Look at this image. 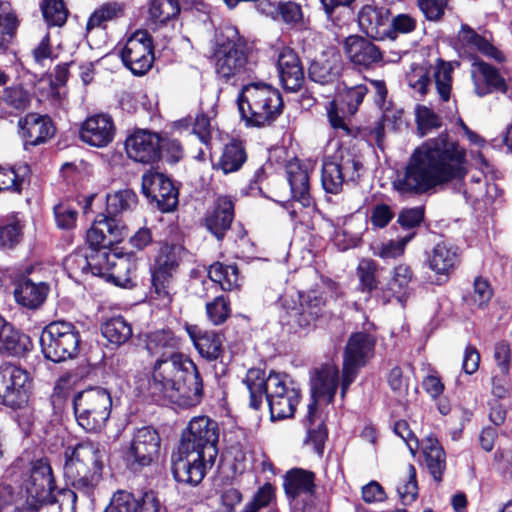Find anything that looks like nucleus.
Segmentation results:
<instances>
[{
	"instance_id": "obj_24",
	"label": "nucleus",
	"mask_w": 512,
	"mask_h": 512,
	"mask_svg": "<svg viewBox=\"0 0 512 512\" xmlns=\"http://www.w3.org/2000/svg\"><path fill=\"white\" fill-rule=\"evenodd\" d=\"M115 126L107 114H95L88 117L81 125L80 138L90 146L102 148L112 142Z\"/></svg>"
},
{
	"instance_id": "obj_9",
	"label": "nucleus",
	"mask_w": 512,
	"mask_h": 512,
	"mask_svg": "<svg viewBox=\"0 0 512 512\" xmlns=\"http://www.w3.org/2000/svg\"><path fill=\"white\" fill-rule=\"evenodd\" d=\"M226 41L218 42L215 51L216 72L226 81L249 76L254 71V63L248 60L244 45L234 28L225 30Z\"/></svg>"
},
{
	"instance_id": "obj_50",
	"label": "nucleus",
	"mask_w": 512,
	"mask_h": 512,
	"mask_svg": "<svg viewBox=\"0 0 512 512\" xmlns=\"http://www.w3.org/2000/svg\"><path fill=\"white\" fill-rule=\"evenodd\" d=\"M29 173L28 166L0 167V192H20Z\"/></svg>"
},
{
	"instance_id": "obj_49",
	"label": "nucleus",
	"mask_w": 512,
	"mask_h": 512,
	"mask_svg": "<svg viewBox=\"0 0 512 512\" xmlns=\"http://www.w3.org/2000/svg\"><path fill=\"white\" fill-rule=\"evenodd\" d=\"M18 20L10 5L0 2V52L5 51L12 43L18 28Z\"/></svg>"
},
{
	"instance_id": "obj_10",
	"label": "nucleus",
	"mask_w": 512,
	"mask_h": 512,
	"mask_svg": "<svg viewBox=\"0 0 512 512\" xmlns=\"http://www.w3.org/2000/svg\"><path fill=\"white\" fill-rule=\"evenodd\" d=\"M299 303L293 296H284L280 299L283 309L281 320L295 331L308 330L314 327L315 322L323 315L325 301L320 294L310 292L299 294Z\"/></svg>"
},
{
	"instance_id": "obj_64",
	"label": "nucleus",
	"mask_w": 512,
	"mask_h": 512,
	"mask_svg": "<svg viewBox=\"0 0 512 512\" xmlns=\"http://www.w3.org/2000/svg\"><path fill=\"white\" fill-rule=\"evenodd\" d=\"M350 226L351 224H347L344 228L337 230L334 234V244L341 251L355 248L361 243V232H352Z\"/></svg>"
},
{
	"instance_id": "obj_54",
	"label": "nucleus",
	"mask_w": 512,
	"mask_h": 512,
	"mask_svg": "<svg viewBox=\"0 0 512 512\" xmlns=\"http://www.w3.org/2000/svg\"><path fill=\"white\" fill-rule=\"evenodd\" d=\"M23 238V225L19 220H11L0 224V249L12 250Z\"/></svg>"
},
{
	"instance_id": "obj_34",
	"label": "nucleus",
	"mask_w": 512,
	"mask_h": 512,
	"mask_svg": "<svg viewBox=\"0 0 512 512\" xmlns=\"http://www.w3.org/2000/svg\"><path fill=\"white\" fill-rule=\"evenodd\" d=\"M349 60L357 66L370 68L382 60L378 47L360 36H349L344 43Z\"/></svg>"
},
{
	"instance_id": "obj_40",
	"label": "nucleus",
	"mask_w": 512,
	"mask_h": 512,
	"mask_svg": "<svg viewBox=\"0 0 512 512\" xmlns=\"http://www.w3.org/2000/svg\"><path fill=\"white\" fill-rule=\"evenodd\" d=\"M29 337L15 330L0 316V353L21 356L28 350Z\"/></svg>"
},
{
	"instance_id": "obj_44",
	"label": "nucleus",
	"mask_w": 512,
	"mask_h": 512,
	"mask_svg": "<svg viewBox=\"0 0 512 512\" xmlns=\"http://www.w3.org/2000/svg\"><path fill=\"white\" fill-rule=\"evenodd\" d=\"M180 12L177 0H152L149 5L148 21L152 29H158L174 20Z\"/></svg>"
},
{
	"instance_id": "obj_21",
	"label": "nucleus",
	"mask_w": 512,
	"mask_h": 512,
	"mask_svg": "<svg viewBox=\"0 0 512 512\" xmlns=\"http://www.w3.org/2000/svg\"><path fill=\"white\" fill-rule=\"evenodd\" d=\"M338 369L335 365L326 364L314 370L311 378V390L314 400L308 405L306 423L312 425L316 412L317 398H323L330 403L338 387Z\"/></svg>"
},
{
	"instance_id": "obj_2",
	"label": "nucleus",
	"mask_w": 512,
	"mask_h": 512,
	"mask_svg": "<svg viewBox=\"0 0 512 512\" xmlns=\"http://www.w3.org/2000/svg\"><path fill=\"white\" fill-rule=\"evenodd\" d=\"M106 451L99 442L89 439L82 440L74 446H68L64 452V476L74 490L68 489L60 492L63 501L70 502L71 506L65 512H72L77 501L76 492L90 497L102 477ZM36 512H63V503L55 498L35 503Z\"/></svg>"
},
{
	"instance_id": "obj_57",
	"label": "nucleus",
	"mask_w": 512,
	"mask_h": 512,
	"mask_svg": "<svg viewBox=\"0 0 512 512\" xmlns=\"http://www.w3.org/2000/svg\"><path fill=\"white\" fill-rule=\"evenodd\" d=\"M32 93L21 85H13L4 90L3 100L12 109L24 111L30 107Z\"/></svg>"
},
{
	"instance_id": "obj_48",
	"label": "nucleus",
	"mask_w": 512,
	"mask_h": 512,
	"mask_svg": "<svg viewBox=\"0 0 512 512\" xmlns=\"http://www.w3.org/2000/svg\"><path fill=\"white\" fill-rule=\"evenodd\" d=\"M247 155L241 142L231 141L226 144L219 160V167L225 174L239 170L245 163Z\"/></svg>"
},
{
	"instance_id": "obj_12",
	"label": "nucleus",
	"mask_w": 512,
	"mask_h": 512,
	"mask_svg": "<svg viewBox=\"0 0 512 512\" xmlns=\"http://www.w3.org/2000/svg\"><path fill=\"white\" fill-rule=\"evenodd\" d=\"M219 426L208 416L193 417L183 430L179 446L203 453L209 460L216 459Z\"/></svg>"
},
{
	"instance_id": "obj_25",
	"label": "nucleus",
	"mask_w": 512,
	"mask_h": 512,
	"mask_svg": "<svg viewBox=\"0 0 512 512\" xmlns=\"http://www.w3.org/2000/svg\"><path fill=\"white\" fill-rule=\"evenodd\" d=\"M389 16L388 9L367 4L359 12V27L368 37L385 40L392 33Z\"/></svg>"
},
{
	"instance_id": "obj_35",
	"label": "nucleus",
	"mask_w": 512,
	"mask_h": 512,
	"mask_svg": "<svg viewBox=\"0 0 512 512\" xmlns=\"http://www.w3.org/2000/svg\"><path fill=\"white\" fill-rule=\"evenodd\" d=\"M457 40L460 47L466 52H479L482 55L498 62H503L505 60L501 51L466 24L461 26L457 35Z\"/></svg>"
},
{
	"instance_id": "obj_6",
	"label": "nucleus",
	"mask_w": 512,
	"mask_h": 512,
	"mask_svg": "<svg viewBox=\"0 0 512 512\" xmlns=\"http://www.w3.org/2000/svg\"><path fill=\"white\" fill-rule=\"evenodd\" d=\"M362 170L363 165L360 157L349 148L339 147L323 161L322 186L326 192L338 194L342 191L345 183L357 182Z\"/></svg>"
},
{
	"instance_id": "obj_51",
	"label": "nucleus",
	"mask_w": 512,
	"mask_h": 512,
	"mask_svg": "<svg viewBox=\"0 0 512 512\" xmlns=\"http://www.w3.org/2000/svg\"><path fill=\"white\" fill-rule=\"evenodd\" d=\"M107 213L106 217L116 216L126 210H130L137 204V196L130 189L119 190L114 193H110L106 197Z\"/></svg>"
},
{
	"instance_id": "obj_11",
	"label": "nucleus",
	"mask_w": 512,
	"mask_h": 512,
	"mask_svg": "<svg viewBox=\"0 0 512 512\" xmlns=\"http://www.w3.org/2000/svg\"><path fill=\"white\" fill-rule=\"evenodd\" d=\"M31 391L32 378L27 370L12 364L0 366V404L11 409L24 408Z\"/></svg>"
},
{
	"instance_id": "obj_47",
	"label": "nucleus",
	"mask_w": 512,
	"mask_h": 512,
	"mask_svg": "<svg viewBox=\"0 0 512 512\" xmlns=\"http://www.w3.org/2000/svg\"><path fill=\"white\" fill-rule=\"evenodd\" d=\"M101 333L108 342L119 346L131 338L132 327L122 316H117L102 324Z\"/></svg>"
},
{
	"instance_id": "obj_29",
	"label": "nucleus",
	"mask_w": 512,
	"mask_h": 512,
	"mask_svg": "<svg viewBox=\"0 0 512 512\" xmlns=\"http://www.w3.org/2000/svg\"><path fill=\"white\" fill-rule=\"evenodd\" d=\"M279 78L286 91L295 92L302 87L304 72L298 55L290 48L280 50L277 59Z\"/></svg>"
},
{
	"instance_id": "obj_22",
	"label": "nucleus",
	"mask_w": 512,
	"mask_h": 512,
	"mask_svg": "<svg viewBox=\"0 0 512 512\" xmlns=\"http://www.w3.org/2000/svg\"><path fill=\"white\" fill-rule=\"evenodd\" d=\"M125 235V226L117 218L100 215L87 231V242L94 250L118 243Z\"/></svg>"
},
{
	"instance_id": "obj_7",
	"label": "nucleus",
	"mask_w": 512,
	"mask_h": 512,
	"mask_svg": "<svg viewBox=\"0 0 512 512\" xmlns=\"http://www.w3.org/2000/svg\"><path fill=\"white\" fill-rule=\"evenodd\" d=\"M80 342L79 331L67 321L49 323L40 336L41 351L46 359L53 362L74 359L80 351Z\"/></svg>"
},
{
	"instance_id": "obj_13",
	"label": "nucleus",
	"mask_w": 512,
	"mask_h": 512,
	"mask_svg": "<svg viewBox=\"0 0 512 512\" xmlns=\"http://www.w3.org/2000/svg\"><path fill=\"white\" fill-rule=\"evenodd\" d=\"M374 339L366 333H355L350 336L344 355L341 381V396H345L349 386L356 379L359 370L372 358Z\"/></svg>"
},
{
	"instance_id": "obj_15",
	"label": "nucleus",
	"mask_w": 512,
	"mask_h": 512,
	"mask_svg": "<svg viewBox=\"0 0 512 512\" xmlns=\"http://www.w3.org/2000/svg\"><path fill=\"white\" fill-rule=\"evenodd\" d=\"M161 438L152 427L137 429L124 452V460L131 469H140L151 465L160 454Z\"/></svg>"
},
{
	"instance_id": "obj_27",
	"label": "nucleus",
	"mask_w": 512,
	"mask_h": 512,
	"mask_svg": "<svg viewBox=\"0 0 512 512\" xmlns=\"http://www.w3.org/2000/svg\"><path fill=\"white\" fill-rule=\"evenodd\" d=\"M234 219V202L228 196H218L206 212L204 224L218 240L230 229Z\"/></svg>"
},
{
	"instance_id": "obj_31",
	"label": "nucleus",
	"mask_w": 512,
	"mask_h": 512,
	"mask_svg": "<svg viewBox=\"0 0 512 512\" xmlns=\"http://www.w3.org/2000/svg\"><path fill=\"white\" fill-rule=\"evenodd\" d=\"M414 274L410 266L406 264L397 265L392 272V277L387 284V289L382 290L381 298L384 303L390 301L393 297L402 306H405L407 300L413 294Z\"/></svg>"
},
{
	"instance_id": "obj_63",
	"label": "nucleus",
	"mask_w": 512,
	"mask_h": 512,
	"mask_svg": "<svg viewBox=\"0 0 512 512\" xmlns=\"http://www.w3.org/2000/svg\"><path fill=\"white\" fill-rule=\"evenodd\" d=\"M416 120L418 129L421 131L422 135H425L432 129L441 126L440 117L434 111L424 105L417 106Z\"/></svg>"
},
{
	"instance_id": "obj_4",
	"label": "nucleus",
	"mask_w": 512,
	"mask_h": 512,
	"mask_svg": "<svg viewBox=\"0 0 512 512\" xmlns=\"http://www.w3.org/2000/svg\"><path fill=\"white\" fill-rule=\"evenodd\" d=\"M245 384L250 393L251 408L258 410L261 407L264 394L272 421L293 417L301 395L300 390L288 382L286 376L275 372L266 376L259 369H250Z\"/></svg>"
},
{
	"instance_id": "obj_53",
	"label": "nucleus",
	"mask_w": 512,
	"mask_h": 512,
	"mask_svg": "<svg viewBox=\"0 0 512 512\" xmlns=\"http://www.w3.org/2000/svg\"><path fill=\"white\" fill-rule=\"evenodd\" d=\"M406 82L414 94L424 96L431 84L430 71L426 65L413 64L406 73Z\"/></svg>"
},
{
	"instance_id": "obj_38",
	"label": "nucleus",
	"mask_w": 512,
	"mask_h": 512,
	"mask_svg": "<svg viewBox=\"0 0 512 512\" xmlns=\"http://www.w3.org/2000/svg\"><path fill=\"white\" fill-rule=\"evenodd\" d=\"M315 475L301 468L289 470L284 477V489L289 498L296 499L301 495H312L315 492Z\"/></svg>"
},
{
	"instance_id": "obj_60",
	"label": "nucleus",
	"mask_w": 512,
	"mask_h": 512,
	"mask_svg": "<svg viewBox=\"0 0 512 512\" xmlns=\"http://www.w3.org/2000/svg\"><path fill=\"white\" fill-rule=\"evenodd\" d=\"M116 253L105 250H94L89 254L90 258V273L95 276H100L107 279L111 268V256Z\"/></svg>"
},
{
	"instance_id": "obj_56",
	"label": "nucleus",
	"mask_w": 512,
	"mask_h": 512,
	"mask_svg": "<svg viewBox=\"0 0 512 512\" xmlns=\"http://www.w3.org/2000/svg\"><path fill=\"white\" fill-rule=\"evenodd\" d=\"M397 492L403 504H411L418 496V485L416 480V469L412 464L406 468L405 475L397 485Z\"/></svg>"
},
{
	"instance_id": "obj_8",
	"label": "nucleus",
	"mask_w": 512,
	"mask_h": 512,
	"mask_svg": "<svg viewBox=\"0 0 512 512\" xmlns=\"http://www.w3.org/2000/svg\"><path fill=\"white\" fill-rule=\"evenodd\" d=\"M111 407V396L102 388L81 391L73 398L76 420L87 432H99L106 426Z\"/></svg>"
},
{
	"instance_id": "obj_32",
	"label": "nucleus",
	"mask_w": 512,
	"mask_h": 512,
	"mask_svg": "<svg viewBox=\"0 0 512 512\" xmlns=\"http://www.w3.org/2000/svg\"><path fill=\"white\" fill-rule=\"evenodd\" d=\"M453 67L450 62L438 59L433 68V78L435 83L436 92L441 103H447V106L442 110L445 117L454 118L457 115L456 100L452 99V78Z\"/></svg>"
},
{
	"instance_id": "obj_19",
	"label": "nucleus",
	"mask_w": 512,
	"mask_h": 512,
	"mask_svg": "<svg viewBox=\"0 0 512 512\" xmlns=\"http://www.w3.org/2000/svg\"><path fill=\"white\" fill-rule=\"evenodd\" d=\"M128 157L136 162L149 164L160 157L161 139L155 132L137 129L125 141Z\"/></svg>"
},
{
	"instance_id": "obj_33",
	"label": "nucleus",
	"mask_w": 512,
	"mask_h": 512,
	"mask_svg": "<svg viewBox=\"0 0 512 512\" xmlns=\"http://www.w3.org/2000/svg\"><path fill=\"white\" fill-rule=\"evenodd\" d=\"M216 116L217 98L214 95H208L201 100L199 112L192 122V133L206 147L210 145L212 136L216 131Z\"/></svg>"
},
{
	"instance_id": "obj_28",
	"label": "nucleus",
	"mask_w": 512,
	"mask_h": 512,
	"mask_svg": "<svg viewBox=\"0 0 512 512\" xmlns=\"http://www.w3.org/2000/svg\"><path fill=\"white\" fill-rule=\"evenodd\" d=\"M459 263L460 252L458 247L445 242L436 244L428 256L429 268L438 276L439 284L448 280Z\"/></svg>"
},
{
	"instance_id": "obj_30",
	"label": "nucleus",
	"mask_w": 512,
	"mask_h": 512,
	"mask_svg": "<svg viewBox=\"0 0 512 512\" xmlns=\"http://www.w3.org/2000/svg\"><path fill=\"white\" fill-rule=\"evenodd\" d=\"M20 134L25 147L45 143L54 134V126L48 116L30 113L19 120Z\"/></svg>"
},
{
	"instance_id": "obj_23",
	"label": "nucleus",
	"mask_w": 512,
	"mask_h": 512,
	"mask_svg": "<svg viewBox=\"0 0 512 512\" xmlns=\"http://www.w3.org/2000/svg\"><path fill=\"white\" fill-rule=\"evenodd\" d=\"M471 78L474 91L479 97L494 92L505 93L508 89V85L499 70L481 60L472 63Z\"/></svg>"
},
{
	"instance_id": "obj_18",
	"label": "nucleus",
	"mask_w": 512,
	"mask_h": 512,
	"mask_svg": "<svg viewBox=\"0 0 512 512\" xmlns=\"http://www.w3.org/2000/svg\"><path fill=\"white\" fill-rule=\"evenodd\" d=\"M143 193L157 204L162 212L172 211L178 204V190L163 173L149 171L142 177Z\"/></svg>"
},
{
	"instance_id": "obj_45",
	"label": "nucleus",
	"mask_w": 512,
	"mask_h": 512,
	"mask_svg": "<svg viewBox=\"0 0 512 512\" xmlns=\"http://www.w3.org/2000/svg\"><path fill=\"white\" fill-rule=\"evenodd\" d=\"M338 55H323L314 60L309 67V77L312 81L327 84L333 82L339 75Z\"/></svg>"
},
{
	"instance_id": "obj_59",
	"label": "nucleus",
	"mask_w": 512,
	"mask_h": 512,
	"mask_svg": "<svg viewBox=\"0 0 512 512\" xmlns=\"http://www.w3.org/2000/svg\"><path fill=\"white\" fill-rule=\"evenodd\" d=\"M206 313L213 325H221L230 315V302L224 296H218L206 304Z\"/></svg>"
},
{
	"instance_id": "obj_62",
	"label": "nucleus",
	"mask_w": 512,
	"mask_h": 512,
	"mask_svg": "<svg viewBox=\"0 0 512 512\" xmlns=\"http://www.w3.org/2000/svg\"><path fill=\"white\" fill-rule=\"evenodd\" d=\"M274 499V488L271 484L266 483L260 487L252 500L249 501L241 512H258L262 508L269 506Z\"/></svg>"
},
{
	"instance_id": "obj_42",
	"label": "nucleus",
	"mask_w": 512,
	"mask_h": 512,
	"mask_svg": "<svg viewBox=\"0 0 512 512\" xmlns=\"http://www.w3.org/2000/svg\"><path fill=\"white\" fill-rule=\"evenodd\" d=\"M178 346V339L170 330H156L146 336L148 352L158 358H170V354H179L176 352Z\"/></svg>"
},
{
	"instance_id": "obj_52",
	"label": "nucleus",
	"mask_w": 512,
	"mask_h": 512,
	"mask_svg": "<svg viewBox=\"0 0 512 512\" xmlns=\"http://www.w3.org/2000/svg\"><path fill=\"white\" fill-rule=\"evenodd\" d=\"M377 270L378 265L374 260L363 258L359 261L356 268V275L359 280L360 291L371 294L373 291L377 289Z\"/></svg>"
},
{
	"instance_id": "obj_26",
	"label": "nucleus",
	"mask_w": 512,
	"mask_h": 512,
	"mask_svg": "<svg viewBox=\"0 0 512 512\" xmlns=\"http://www.w3.org/2000/svg\"><path fill=\"white\" fill-rule=\"evenodd\" d=\"M104 512H159V502L152 492L136 498L128 491L118 490L113 493Z\"/></svg>"
},
{
	"instance_id": "obj_46",
	"label": "nucleus",
	"mask_w": 512,
	"mask_h": 512,
	"mask_svg": "<svg viewBox=\"0 0 512 512\" xmlns=\"http://www.w3.org/2000/svg\"><path fill=\"white\" fill-rule=\"evenodd\" d=\"M209 279L223 291H232L240 287L239 272L236 265H224L216 262L208 269Z\"/></svg>"
},
{
	"instance_id": "obj_37",
	"label": "nucleus",
	"mask_w": 512,
	"mask_h": 512,
	"mask_svg": "<svg viewBox=\"0 0 512 512\" xmlns=\"http://www.w3.org/2000/svg\"><path fill=\"white\" fill-rule=\"evenodd\" d=\"M50 287L46 282H36L30 278L21 280L15 289L16 301L29 309L41 306L49 293Z\"/></svg>"
},
{
	"instance_id": "obj_43",
	"label": "nucleus",
	"mask_w": 512,
	"mask_h": 512,
	"mask_svg": "<svg viewBox=\"0 0 512 512\" xmlns=\"http://www.w3.org/2000/svg\"><path fill=\"white\" fill-rule=\"evenodd\" d=\"M288 181L292 197L301 203L303 207L311 204L309 193V175L306 169L297 163H290L287 166Z\"/></svg>"
},
{
	"instance_id": "obj_39",
	"label": "nucleus",
	"mask_w": 512,
	"mask_h": 512,
	"mask_svg": "<svg viewBox=\"0 0 512 512\" xmlns=\"http://www.w3.org/2000/svg\"><path fill=\"white\" fill-rule=\"evenodd\" d=\"M111 268L107 281L122 288H132L136 285V262L128 256L112 255Z\"/></svg>"
},
{
	"instance_id": "obj_3",
	"label": "nucleus",
	"mask_w": 512,
	"mask_h": 512,
	"mask_svg": "<svg viewBox=\"0 0 512 512\" xmlns=\"http://www.w3.org/2000/svg\"><path fill=\"white\" fill-rule=\"evenodd\" d=\"M148 390L156 401L195 406L202 397L203 383L195 363L183 354L157 358Z\"/></svg>"
},
{
	"instance_id": "obj_20",
	"label": "nucleus",
	"mask_w": 512,
	"mask_h": 512,
	"mask_svg": "<svg viewBox=\"0 0 512 512\" xmlns=\"http://www.w3.org/2000/svg\"><path fill=\"white\" fill-rule=\"evenodd\" d=\"M27 498L30 504L50 499L56 489L50 464L40 459L32 463L29 478L25 483Z\"/></svg>"
},
{
	"instance_id": "obj_61",
	"label": "nucleus",
	"mask_w": 512,
	"mask_h": 512,
	"mask_svg": "<svg viewBox=\"0 0 512 512\" xmlns=\"http://www.w3.org/2000/svg\"><path fill=\"white\" fill-rule=\"evenodd\" d=\"M122 12V5L117 2H109L97 9L87 22V29L99 27L106 21L112 20Z\"/></svg>"
},
{
	"instance_id": "obj_1",
	"label": "nucleus",
	"mask_w": 512,
	"mask_h": 512,
	"mask_svg": "<svg viewBox=\"0 0 512 512\" xmlns=\"http://www.w3.org/2000/svg\"><path fill=\"white\" fill-rule=\"evenodd\" d=\"M466 150L448 134L423 142L411 154L402 176L394 181L401 194H425L466 175Z\"/></svg>"
},
{
	"instance_id": "obj_41",
	"label": "nucleus",
	"mask_w": 512,
	"mask_h": 512,
	"mask_svg": "<svg viewBox=\"0 0 512 512\" xmlns=\"http://www.w3.org/2000/svg\"><path fill=\"white\" fill-rule=\"evenodd\" d=\"M424 462L435 481H441L446 466L445 452L433 435L422 441Z\"/></svg>"
},
{
	"instance_id": "obj_16",
	"label": "nucleus",
	"mask_w": 512,
	"mask_h": 512,
	"mask_svg": "<svg viewBox=\"0 0 512 512\" xmlns=\"http://www.w3.org/2000/svg\"><path fill=\"white\" fill-rule=\"evenodd\" d=\"M121 59L134 75H144L152 67L154 52L152 38L145 30L135 31L121 49Z\"/></svg>"
},
{
	"instance_id": "obj_55",
	"label": "nucleus",
	"mask_w": 512,
	"mask_h": 512,
	"mask_svg": "<svg viewBox=\"0 0 512 512\" xmlns=\"http://www.w3.org/2000/svg\"><path fill=\"white\" fill-rule=\"evenodd\" d=\"M41 11L49 26H62L68 16V10L63 0H42Z\"/></svg>"
},
{
	"instance_id": "obj_17",
	"label": "nucleus",
	"mask_w": 512,
	"mask_h": 512,
	"mask_svg": "<svg viewBox=\"0 0 512 512\" xmlns=\"http://www.w3.org/2000/svg\"><path fill=\"white\" fill-rule=\"evenodd\" d=\"M178 267L176 248L164 245L159 251L152 271V286L156 297L169 304L172 300L173 275Z\"/></svg>"
},
{
	"instance_id": "obj_58",
	"label": "nucleus",
	"mask_w": 512,
	"mask_h": 512,
	"mask_svg": "<svg viewBox=\"0 0 512 512\" xmlns=\"http://www.w3.org/2000/svg\"><path fill=\"white\" fill-rule=\"evenodd\" d=\"M369 90V87L365 84L347 88L344 93L341 94V102L346 106V109L342 108V110L349 115H354Z\"/></svg>"
},
{
	"instance_id": "obj_36",
	"label": "nucleus",
	"mask_w": 512,
	"mask_h": 512,
	"mask_svg": "<svg viewBox=\"0 0 512 512\" xmlns=\"http://www.w3.org/2000/svg\"><path fill=\"white\" fill-rule=\"evenodd\" d=\"M187 333L203 358L214 361L223 355V341L218 333L214 331H202L197 326L187 327Z\"/></svg>"
},
{
	"instance_id": "obj_14",
	"label": "nucleus",
	"mask_w": 512,
	"mask_h": 512,
	"mask_svg": "<svg viewBox=\"0 0 512 512\" xmlns=\"http://www.w3.org/2000/svg\"><path fill=\"white\" fill-rule=\"evenodd\" d=\"M216 459H208L203 453L179 446L171 457V469L177 482L196 486L205 477Z\"/></svg>"
},
{
	"instance_id": "obj_5",
	"label": "nucleus",
	"mask_w": 512,
	"mask_h": 512,
	"mask_svg": "<svg viewBox=\"0 0 512 512\" xmlns=\"http://www.w3.org/2000/svg\"><path fill=\"white\" fill-rule=\"evenodd\" d=\"M238 108L247 125L264 127L282 113L280 92L264 82H251L243 86L238 96Z\"/></svg>"
}]
</instances>
